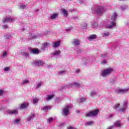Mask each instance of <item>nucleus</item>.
Returning <instances> with one entry per match:
<instances>
[{
    "label": "nucleus",
    "mask_w": 129,
    "mask_h": 129,
    "mask_svg": "<svg viewBox=\"0 0 129 129\" xmlns=\"http://www.w3.org/2000/svg\"><path fill=\"white\" fill-rule=\"evenodd\" d=\"M58 73H59V74H65V73H66V71H61L58 72Z\"/></svg>",
    "instance_id": "79ce46f5"
},
{
    "label": "nucleus",
    "mask_w": 129,
    "mask_h": 129,
    "mask_svg": "<svg viewBox=\"0 0 129 129\" xmlns=\"http://www.w3.org/2000/svg\"><path fill=\"white\" fill-rule=\"evenodd\" d=\"M52 97H54V95H49L48 97L46 98V100H50V99H52Z\"/></svg>",
    "instance_id": "4c0bfd02"
},
{
    "label": "nucleus",
    "mask_w": 129,
    "mask_h": 129,
    "mask_svg": "<svg viewBox=\"0 0 129 129\" xmlns=\"http://www.w3.org/2000/svg\"><path fill=\"white\" fill-rule=\"evenodd\" d=\"M43 36H44V33H42V35L32 34H31L30 37H32V39H36V38H39V37H42Z\"/></svg>",
    "instance_id": "9b49d317"
},
{
    "label": "nucleus",
    "mask_w": 129,
    "mask_h": 129,
    "mask_svg": "<svg viewBox=\"0 0 129 129\" xmlns=\"http://www.w3.org/2000/svg\"><path fill=\"white\" fill-rule=\"evenodd\" d=\"M108 36H109V32H105L102 34L103 37H107Z\"/></svg>",
    "instance_id": "f704fd0d"
},
{
    "label": "nucleus",
    "mask_w": 129,
    "mask_h": 129,
    "mask_svg": "<svg viewBox=\"0 0 129 129\" xmlns=\"http://www.w3.org/2000/svg\"><path fill=\"white\" fill-rule=\"evenodd\" d=\"M3 28L4 29H7V28H8V25H3Z\"/></svg>",
    "instance_id": "864d4df0"
},
{
    "label": "nucleus",
    "mask_w": 129,
    "mask_h": 129,
    "mask_svg": "<svg viewBox=\"0 0 129 129\" xmlns=\"http://www.w3.org/2000/svg\"><path fill=\"white\" fill-rule=\"evenodd\" d=\"M35 116H36L35 114L31 113L27 117V121H28V122L32 121V120H33V119H34V118L35 117Z\"/></svg>",
    "instance_id": "1a4fd4ad"
},
{
    "label": "nucleus",
    "mask_w": 129,
    "mask_h": 129,
    "mask_svg": "<svg viewBox=\"0 0 129 129\" xmlns=\"http://www.w3.org/2000/svg\"><path fill=\"white\" fill-rule=\"evenodd\" d=\"M62 13L64 17H67V16H68V12H67V11H66V10L62 9Z\"/></svg>",
    "instance_id": "a878e982"
},
{
    "label": "nucleus",
    "mask_w": 129,
    "mask_h": 129,
    "mask_svg": "<svg viewBox=\"0 0 129 129\" xmlns=\"http://www.w3.org/2000/svg\"><path fill=\"white\" fill-rule=\"evenodd\" d=\"M126 26H129V22H127V23H126Z\"/></svg>",
    "instance_id": "680f3d73"
},
{
    "label": "nucleus",
    "mask_w": 129,
    "mask_h": 129,
    "mask_svg": "<svg viewBox=\"0 0 129 129\" xmlns=\"http://www.w3.org/2000/svg\"><path fill=\"white\" fill-rule=\"evenodd\" d=\"M26 8H27V6L25 5H22L19 6L20 10H24V9H26Z\"/></svg>",
    "instance_id": "2f4dec72"
},
{
    "label": "nucleus",
    "mask_w": 129,
    "mask_h": 129,
    "mask_svg": "<svg viewBox=\"0 0 129 129\" xmlns=\"http://www.w3.org/2000/svg\"><path fill=\"white\" fill-rule=\"evenodd\" d=\"M110 81L111 83H114V82L116 81V77L113 78V79H111Z\"/></svg>",
    "instance_id": "e433bc0d"
},
{
    "label": "nucleus",
    "mask_w": 129,
    "mask_h": 129,
    "mask_svg": "<svg viewBox=\"0 0 129 129\" xmlns=\"http://www.w3.org/2000/svg\"><path fill=\"white\" fill-rule=\"evenodd\" d=\"M66 30L67 32H69V31H70L71 30V29L68 28V29H66Z\"/></svg>",
    "instance_id": "13d9d810"
},
{
    "label": "nucleus",
    "mask_w": 129,
    "mask_h": 129,
    "mask_svg": "<svg viewBox=\"0 0 129 129\" xmlns=\"http://www.w3.org/2000/svg\"><path fill=\"white\" fill-rule=\"evenodd\" d=\"M113 125H114V127L116 126L117 127H121V124L120 123V121H117L115 122Z\"/></svg>",
    "instance_id": "a211bd4d"
},
{
    "label": "nucleus",
    "mask_w": 129,
    "mask_h": 129,
    "mask_svg": "<svg viewBox=\"0 0 129 129\" xmlns=\"http://www.w3.org/2000/svg\"><path fill=\"white\" fill-rule=\"evenodd\" d=\"M72 87H73V86H75V87H80L81 86V84L79 83H73L71 84Z\"/></svg>",
    "instance_id": "5701e85b"
},
{
    "label": "nucleus",
    "mask_w": 129,
    "mask_h": 129,
    "mask_svg": "<svg viewBox=\"0 0 129 129\" xmlns=\"http://www.w3.org/2000/svg\"><path fill=\"white\" fill-rule=\"evenodd\" d=\"M113 71L114 70L112 68L104 69V70L102 71L100 75L102 76V77H103V78H108V77L110 76Z\"/></svg>",
    "instance_id": "f03ea898"
},
{
    "label": "nucleus",
    "mask_w": 129,
    "mask_h": 129,
    "mask_svg": "<svg viewBox=\"0 0 129 129\" xmlns=\"http://www.w3.org/2000/svg\"><path fill=\"white\" fill-rule=\"evenodd\" d=\"M38 129H40V128H38Z\"/></svg>",
    "instance_id": "338daca9"
},
{
    "label": "nucleus",
    "mask_w": 129,
    "mask_h": 129,
    "mask_svg": "<svg viewBox=\"0 0 129 129\" xmlns=\"http://www.w3.org/2000/svg\"><path fill=\"white\" fill-rule=\"evenodd\" d=\"M28 106H29L28 103H23L21 104L20 108V109H24V108H27Z\"/></svg>",
    "instance_id": "9d476101"
},
{
    "label": "nucleus",
    "mask_w": 129,
    "mask_h": 129,
    "mask_svg": "<svg viewBox=\"0 0 129 129\" xmlns=\"http://www.w3.org/2000/svg\"><path fill=\"white\" fill-rule=\"evenodd\" d=\"M113 48H114V49H117V50H119V49L120 48V46H119V44L117 43L116 44L114 45Z\"/></svg>",
    "instance_id": "bb28decb"
},
{
    "label": "nucleus",
    "mask_w": 129,
    "mask_h": 129,
    "mask_svg": "<svg viewBox=\"0 0 129 129\" xmlns=\"http://www.w3.org/2000/svg\"><path fill=\"white\" fill-rule=\"evenodd\" d=\"M99 112V110L98 109L91 111L86 114V116H96Z\"/></svg>",
    "instance_id": "39448f33"
},
{
    "label": "nucleus",
    "mask_w": 129,
    "mask_h": 129,
    "mask_svg": "<svg viewBox=\"0 0 129 129\" xmlns=\"http://www.w3.org/2000/svg\"><path fill=\"white\" fill-rule=\"evenodd\" d=\"M95 95H97V92L94 91H92L90 93V96H95Z\"/></svg>",
    "instance_id": "c85d7f7f"
},
{
    "label": "nucleus",
    "mask_w": 129,
    "mask_h": 129,
    "mask_svg": "<svg viewBox=\"0 0 129 129\" xmlns=\"http://www.w3.org/2000/svg\"><path fill=\"white\" fill-rule=\"evenodd\" d=\"M118 107H119V104H116L114 106V108H117Z\"/></svg>",
    "instance_id": "3c124183"
},
{
    "label": "nucleus",
    "mask_w": 129,
    "mask_h": 129,
    "mask_svg": "<svg viewBox=\"0 0 129 129\" xmlns=\"http://www.w3.org/2000/svg\"><path fill=\"white\" fill-rule=\"evenodd\" d=\"M42 110L44 111H47L49 109H51V106H45L42 108Z\"/></svg>",
    "instance_id": "b1692460"
},
{
    "label": "nucleus",
    "mask_w": 129,
    "mask_h": 129,
    "mask_svg": "<svg viewBox=\"0 0 129 129\" xmlns=\"http://www.w3.org/2000/svg\"><path fill=\"white\" fill-rule=\"evenodd\" d=\"M77 19H78V16H74L73 18H72V19L73 20H77Z\"/></svg>",
    "instance_id": "09e8293b"
},
{
    "label": "nucleus",
    "mask_w": 129,
    "mask_h": 129,
    "mask_svg": "<svg viewBox=\"0 0 129 129\" xmlns=\"http://www.w3.org/2000/svg\"><path fill=\"white\" fill-rule=\"evenodd\" d=\"M8 56V52L7 51H5L2 55V58H6Z\"/></svg>",
    "instance_id": "c756f323"
},
{
    "label": "nucleus",
    "mask_w": 129,
    "mask_h": 129,
    "mask_svg": "<svg viewBox=\"0 0 129 129\" xmlns=\"http://www.w3.org/2000/svg\"><path fill=\"white\" fill-rule=\"evenodd\" d=\"M79 52H81V49H79Z\"/></svg>",
    "instance_id": "e2e57ef3"
},
{
    "label": "nucleus",
    "mask_w": 129,
    "mask_h": 129,
    "mask_svg": "<svg viewBox=\"0 0 129 129\" xmlns=\"http://www.w3.org/2000/svg\"><path fill=\"white\" fill-rule=\"evenodd\" d=\"M8 113H9V114H17L18 113V110H9L7 111Z\"/></svg>",
    "instance_id": "4468645a"
},
{
    "label": "nucleus",
    "mask_w": 129,
    "mask_h": 129,
    "mask_svg": "<svg viewBox=\"0 0 129 129\" xmlns=\"http://www.w3.org/2000/svg\"><path fill=\"white\" fill-rule=\"evenodd\" d=\"M61 42L59 41H57L53 43L52 45L53 48H57L58 46H60Z\"/></svg>",
    "instance_id": "2eb2a0df"
},
{
    "label": "nucleus",
    "mask_w": 129,
    "mask_h": 129,
    "mask_svg": "<svg viewBox=\"0 0 129 129\" xmlns=\"http://www.w3.org/2000/svg\"><path fill=\"white\" fill-rule=\"evenodd\" d=\"M120 9L121 11H124L125 10H126V9H127V6L126 5H123L120 7Z\"/></svg>",
    "instance_id": "473e14b6"
},
{
    "label": "nucleus",
    "mask_w": 129,
    "mask_h": 129,
    "mask_svg": "<svg viewBox=\"0 0 129 129\" xmlns=\"http://www.w3.org/2000/svg\"><path fill=\"white\" fill-rule=\"evenodd\" d=\"M114 128V125H111L109 127H107L106 129H113Z\"/></svg>",
    "instance_id": "49530a36"
},
{
    "label": "nucleus",
    "mask_w": 129,
    "mask_h": 129,
    "mask_svg": "<svg viewBox=\"0 0 129 129\" xmlns=\"http://www.w3.org/2000/svg\"><path fill=\"white\" fill-rule=\"evenodd\" d=\"M76 112H79V111L76 110Z\"/></svg>",
    "instance_id": "0e129e2a"
},
{
    "label": "nucleus",
    "mask_w": 129,
    "mask_h": 129,
    "mask_svg": "<svg viewBox=\"0 0 129 129\" xmlns=\"http://www.w3.org/2000/svg\"><path fill=\"white\" fill-rule=\"evenodd\" d=\"M81 27L82 29H86V28H87V23H82L81 25Z\"/></svg>",
    "instance_id": "393cba45"
},
{
    "label": "nucleus",
    "mask_w": 129,
    "mask_h": 129,
    "mask_svg": "<svg viewBox=\"0 0 129 129\" xmlns=\"http://www.w3.org/2000/svg\"><path fill=\"white\" fill-rule=\"evenodd\" d=\"M20 121H21V119H16L14 120V123H16L17 124H19L20 123Z\"/></svg>",
    "instance_id": "72a5a7b5"
},
{
    "label": "nucleus",
    "mask_w": 129,
    "mask_h": 129,
    "mask_svg": "<svg viewBox=\"0 0 129 129\" xmlns=\"http://www.w3.org/2000/svg\"><path fill=\"white\" fill-rule=\"evenodd\" d=\"M53 120V118H49V119H47V123H50Z\"/></svg>",
    "instance_id": "c03bdc74"
},
{
    "label": "nucleus",
    "mask_w": 129,
    "mask_h": 129,
    "mask_svg": "<svg viewBox=\"0 0 129 129\" xmlns=\"http://www.w3.org/2000/svg\"><path fill=\"white\" fill-rule=\"evenodd\" d=\"M4 71H6L7 72L10 71V68H9V67H5L4 68Z\"/></svg>",
    "instance_id": "37998d69"
},
{
    "label": "nucleus",
    "mask_w": 129,
    "mask_h": 129,
    "mask_svg": "<svg viewBox=\"0 0 129 129\" xmlns=\"http://www.w3.org/2000/svg\"><path fill=\"white\" fill-rule=\"evenodd\" d=\"M129 89H117L115 90L116 93H120V94H124L128 91Z\"/></svg>",
    "instance_id": "423d86ee"
},
{
    "label": "nucleus",
    "mask_w": 129,
    "mask_h": 129,
    "mask_svg": "<svg viewBox=\"0 0 129 129\" xmlns=\"http://www.w3.org/2000/svg\"><path fill=\"white\" fill-rule=\"evenodd\" d=\"M72 108V105H67L62 110V115L67 116L68 114H69V111L70 110V108Z\"/></svg>",
    "instance_id": "7ed1b4c3"
},
{
    "label": "nucleus",
    "mask_w": 129,
    "mask_h": 129,
    "mask_svg": "<svg viewBox=\"0 0 129 129\" xmlns=\"http://www.w3.org/2000/svg\"><path fill=\"white\" fill-rule=\"evenodd\" d=\"M23 55H24V56H26V57H28V56H29L30 55V53L28 52H25L23 53Z\"/></svg>",
    "instance_id": "a18cd8bd"
},
{
    "label": "nucleus",
    "mask_w": 129,
    "mask_h": 129,
    "mask_svg": "<svg viewBox=\"0 0 129 129\" xmlns=\"http://www.w3.org/2000/svg\"><path fill=\"white\" fill-rule=\"evenodd\" d=\"M4 94V91L0 90V95H3Z\"/></svg>",
    "instance_id": "603ef678"
},
{
    "label": "nucleus",
    "mask_w": 129,
    "mask_h": 129,
    "mask_svg": "<svg viewBox=\"0 0 129 129\" xmlns=\"http://www.w3.org/2000/svg\"><path fill=\"white\" fill-rule=\"evenodd\" d=\"M106 12V7L103 6H96L92 8V14H96L98 16H102Z\"/></svg>",
    "instance_id": "f257e3e1"
},
{
    "label": "nucleus",
    "mask_w": 129,
    "mask_h": 129,
    "mask_svg": "<svg viewBox=\"0 0 129 129\" xmlns=\"http://www.w3.org/2000/svg\"><path fill=\"white\" fill-rule=\"evenodd\" d=\"M127 119H128V121H129V117H128Z\"/></svg>",
    "instance_id": "69168bd1"
},
{
    "label": "nucleus",
    "mask_w": 129,
    "mask_h": 129,
    "mask_svg": "<svg viewBox=\"0 0 129 129\" xmlns=\"http://www.w3.org/2000/svg\"><path fill=\"white\" fill-rule=\"evenodd\" d=\"M61 54V52L59 50L56 51L52 53V55H54V56H57V55H60Z\"/></svg>",
    "instance_id": "cd10ccee"
},
{
    "label": "nucleus",
    "mask_w": 129,
    "mask_h": 129,
    "mask_svg": "<svg viewBox=\"0 0 129 129\" xmlns=\"http://www.w3.org/2000/svg\"><path fill=\"white\" fill-rule=\"evenodd\" d=\"M58 14L57 13L51 14L50 15V19H51V20H55V19L58 17Z\"/></svg>",
    "instance_id": "412c9836"
},
{
    "label": "nucleus",
    "mask_w": 129,
    "mask_h": 129,
    "mask_svg": "<svg viewBox=\"0 0 129 129\" xmlns=\"http://www.w3.org/2000/svg\"><path fill=\"white\" fill-rule=\"evenodd\" d=\"M37 12H39V10L38 9L35 10V12L37 13Z\"/></svg>",
    "instance_id": "052dcab7"
},
{
    "label": "nucleus",
    "mask_w": 129,
    "mask_h": 129,
    "mask_svg": "<svg viewBox=\"0 0 129 129\" xmlns=\"http://www.w3.org/2000/svg\"><path fill=\"white\" fill-rule=\"evenodd\" d=\"M94 124V121H88L85 123V126H90V125H92V124Z\"/></svg>",
    "instance_id": "4be33fe9"
},
{
    "label": "nucleus",
    "mask_w": 129,
    "mask_h": 129,
    "mask_svg": "<svg viewBox=\"0 0 129 129\" xmlns=\"http://www.w3.org/2000/svg\"><path fill=\"white\" fill-rule=\"evenodd\" d=\"M33 66H42L44 65V62L42 60H35L32 62Z\"/></svg>",
    "instance_id": "0eeeda50"
},
{
    "label": "nucleus",
    "mask_w": 129,
    "mask_h": 129,
    "mask_svg": "<svg viewBox=\"0 0 129 129\" xmlns=\"http://www.w3.org/2000/svg\"><path fill=\"white\" fill-rule=\"evenodd\" d=\"M76 73H79L80 72V70H76Z\"/></svg>",
    "instance_id": "4d7b16f0"
},
{
    "label": "nucleus",
    "mask_w": 129,
    "mask_h": 129,
    "mask_svg": "<svg viewBox=\"0 0 129 129\" xmlns=\"http://www.w3.org/2000/svg\"><path fill=\"white\" fill-rule=\"evenodd\" d=\"M101 57L102 58H106V57H107V53H104L101 54Z\"/></svg>",
    "instance_id": "a19ab883"
},
{
    "label": "nucleus",
    "mask_w": 129,
    "mask_h": 129,
    "mask_svg": "<svg viewBox=\"0 0 129 129\" xmlns=\"http://www.w3.org/2000/svg\"><path fill=\"white\" fill-rule=\"evenodd\" d=\"M3 23H8V22H15L16 21V18H14L11 16H6L5 18L3 19Z\"/></svg>",
    "instance_id": "20e7f679"
},
{
    "label": "nucleus",
    "mask_w": 129,
    "mask_h": 129,
    "mask_svg": "<svg viewBox=\"0 0 129 129\" xmlns=\"http://www.w3.org/2000/svg\"><path fill=\"white\" fill-rule=\"evenodd\" d=\"M102 64H106V60H103L101 62Z\"/></svg>",
    "instance_id": "5fc2aeb1"
},
{
    "label": "nucleus",
    "mask_w": 129,
    "mask_h": 129,
    "mask_svg": "<svg viewBox=\"0 0 129 129\" xmlns=\"http://www.w3.org/2000/svg\"><path fill=\"white\" fill-rule=\"evenodd\" d=\"M33 103H37V102H38V100L37 99H33Z\"/></svg>",
    "instance_id": "de8ad7c7"
},
{
    "label": "nucleus",
    "mask_w": 129,
    "mask_h": 129,
    "mask_svg": "<svg viewBox=\"0 0 129 129\" xmlns=\"http://www.w3.org/2000/svg\"><path fill=\"white\" fill-rule=\"evenodd\" d=\"M42 83H39L37 84L36 89H38V88H40V87H41V86H42Z\"/></svg>",
    "instance_id": "ea45409f"
},
{
    "label": "nucleus",
    "mask_w": 129,
    "mask_h": 129,
    "mask_svg": "<svg viewBox=\"0 0 129 129\" xmlns=\"http://www.w3.org/2000/svg\"><path fill=\"white\" fill-rule=\"evenodd\" d=\"M48 47H50V43L47 42L44 43L43 44V47H41V50H42V51H45Z\"/></svg>",
    "instance_id": "f8f14e48"
},
{
    "label": "nucleus",
    "mask_w": 129,
    "mask_h": 129,
    "mask_svg": "<svg viewBox=\"0 0 129 129\" xmlns=\"http://www.w3.org/2000/svg\"><path fill=\"white\" fill-rule=\"evenodd\" d=\"M117 18V14L114 12L113 14V16L111 17V21H116V19Z\"/></svg>",
    "instance_id": "dca6fc26"
},
{
    "label": "nucleus",
    "mask_w": 129,
    "mask_h": 129,
    "mask_svg": "<svg viewBox=\"0 0 129 129\" xmlns=\"http://www.w3.org/2000/svg\"><path fill=\"white\" fill-rule=\"evenodd\" d=\"M97 25L98 24L96 22H93V23H92V24H91L93 28H97Z\"/></svg>",
    "instance_id": "c9c22d12"
},
{
    "label": "nucleus",
    "mask_w": 129,
    "mask_h": 129,
    "mask_svg": "<svg viewBox=\"0 0 129 129\" xmlns=\"http://www.w3.org/2000/svg\"><path fill=\"white\" fill-rule=\"evenodd\" d=\"M110 25L108 26V29H112V28H113V27H115L116 26V23L114 22H111Z\"/></svg>",
    "instance_id": "6ab92c4d"
},
{
    "label": "nucleus",
    "mask_w": 129,
    "mask_h": 129,
    "mask_svg": "<svg viewBox=\"0 0 129 129\" xmlns=\"http://www.w3.org/2000/svg\"><path fill=\"white\" fill-rule=\"evenodd\" d=\"M72 44L74 45V46H79L80 41H79V40L78 39H74L72 42Z\"/></svg>",
    "instance_id": "ddd939ff"
},
{
    "label": "nucleus",
    "mask_w": 129,
    "mask_h": 129,
    "mask_svg": "<svg viewBox=\"0 0 129 129\" xmlns=\"http://www.w3.org/2000/svg\"><path fill=\"white\" fill-rule=\"evenodd\" d=\"M7 39H9V38H11V35H7Z\"/></svg>",
    "instance_id": "bf43d9fd"
},
{
    "label": "nucleus",
    "mask_w": 129,
    "mask_h": 129,
    "mask_svg": "<svg viewBox=\"0 0 129 129\" xmlns=\"http://www.w3.org/2000/svg\"><path fill=\"white\" fill-rule=\"evenodd\" d=\"M29 82H30V81L28 80H25L22 81L21 83L22 84H28Z\"/></svg>",
    "instance_id": "7c9ffc66"
},
{
    "label": "nucleus",
    "mask_w": 129,
    "mask_h": 129,
    "mask_svg": "<svg viewBox=\"0 0 129 129\" xmlns=\"http://www.w3.org/2000/svg\"><path fill=\"white\" fill-rule=\"evenodd\" d=\"M31 53L32 54H38L40 52L39 51V49H32L31 50Z\"/></svg>",
    "instance_id": "aec40b11"
},
{
    "label": "nucleus",
    "mask_w": 129,
    "mask_h": 129,
    "mask_svg": "<svg viewBox=\"0 0 129 129\" xmlns=\"http://www.w3.org/2000/svg\"><path fill=\"white\" fill-rule=\"evenodd\" d=\"M87 99H86V98H81L80 99V102H84V101H85V100H86Z\"/></svg>",
    "instance_id": "58836bf2"
},
{
    "label": "nucleus",
    "mask_w": 129,
    "mask_h": 129,
    "mask_svg": "<svg viewBox=\"0 0 129 129\" xmlns=\"http://www.w3.org/2000/svg\"><path fill=\"white\" fill-rule=\"evenodd\" d=\"M96 38H97V36L95 34H93L88 37V40H89V41H92V40H94V39H96Z\"/></svg>",
    "instance_id": "f3484780"
},
{
    "label": "nucleus",
    "mask_w": 129,
    "mask_h": 129,
    "mask_svg": "<svg viewBox=\"0 0 129 129\" xmlns=\"http://www.w3.org/2000/svg\"><path fill=\"white\" fill-rule=\"evenodd\" d=\"M127 108V102L124 101L122 108H120L119 110L121 112H123Z\"/></svg>",
    "instance_id": "6e6552de"
},
{
    "label": "nucleus",
    "mask_w": 129,
    "mask_h": 129,
    "mask_svg": "<svg viewBox=\"0 0 129 129\" xmlns=\"http://www.w3.org/2000/svg\"><path fill=\"white\" fill-rule=\"evenodd\" d=\"M67 129H77L76 128L72 126H69L67 128Z\"/></svg>",
    "instance_id": "8fccbe9b"
},
{
    "label": "nucleus",
    "mask_w": 129,
    "mask_h": 129,
    "mask_svg": "<svg viewBox=\"0 0 129 129\" xmlns=\"http://www.w3.org/2000/svg\"><path fill=\"white\" fill-rule=\"evenodd\" d=\"M84 1H83V0H80V4H84Z\"/></svg>",
    "instance_id": "6e6d98bb"
}]
</instances>
